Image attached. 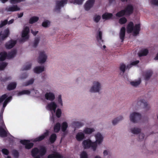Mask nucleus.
I'll use <instances>...</instances> for the list:
<instances>
[{"label":"nucleus","instance_id":"1","mask_svg":"<svg viewBox=\"0 0 158 158\" xmlns=\"http://www.w3.org/2000/svg\"><path fill=\"white\" fill-rule=\"evenodd\" d=\"M8 96L7 94H5L0 97V103L5 100L1 110V113L0 114V136L2 137H4L7 136L8 132L4 123L2 118V114L4 108L7 103L10 102L12 99L11 96L8 97Z\"/></svg>","mask_w":158,"mask_h":158},{"label":"nucleus","instance_id":"2","mask_svg":"<svg viewBox=\"0 0 158 158\" xmlns=\"http://www.w3.org/2000/svg\"><path fill=\"white\" fill-rule=\"evenodd\" d=\"M102 84L100 81H94L92 82V85L89 88V91L91 93H100L102 89Z\"/></svg>","mask_w":158,"mask_h":158},{"label":"nucleus","instance_id":"3","mask_svg":"<svg viewBox=\"0 0 158 158\" xmlns=\"http://www.w3.org/2000/svg\"><path fill=\"white\" fill-rule=\"evenodd\" d=\"M46 152L45 148L43 146L40 147L39 149L35 148L31 151V155L34 158H40L44 155Z\"/></svg>","mask_w":158,"mask_h":158},{"label":"nucleus","instance_id":"4","mask_svg":"<svg viewBox=\"0 0 158 158\" xmlns=\"http://www.w3.org/2000/svg\"><path fill=\"white\" fill-rule=\"evenodd\" d=\"M140 30V25L137 24L134 26L133 23L130 22L128 25L127 27V32L128 33L132 32L134 35L139 34Z\"/></svg>","mask_w":158,"mask_h":158},{"label":"nucleus","instance_id":"5","mask_svg":"<svg viewBox=\"0 0 158 158\" xmlns=\"http://www.w3.org/2000/svg\"><path fill=\"white\" fill-rule=\"evenodd\" d=\"M84 0H73L72 2L75 4L81 5ZM94 0H88L84 5L85 9L87 11L89 10L93 6L94 3Z\"/></svg>","mask_w":158,"mask_h":158},{"label":"nucleus","instance_id":"6","mask_svg":"<svg viewBox=\"0 0 158 158\" xmlns=\"http://www.w3.org/2000/svg\"><path fill=\"white\" fill-rule=\"evenodd\" d=\"M82 146L85 149L91 148L93 151H95L97 149V145L96 142H92L89 139L84 140L82 142Z\"/></svg>","mask_w":158,"mask_h":158},{"label":"nucleus","instance_id":"7","mask_svg":"<svg viewBox=\"0 0 158 158\" xmlns=\"http://www.w3.org/2000/svg\"><path fill=\"white\" fill-rule=\"evenodd\" d=\"M133 10V6L131 5H128L124 10H123L118 12L116 14V16L117 17H120L125 15H129L132 13Z\"/></svg>","mask_w":158,"mask_h":158},{"label":"nucleus","instance_id":"8","mask_svg":"<svg viewBox=\"0 0 158 158\" xmlns=\"http://www.w3.org/2000/svg\"><path fill=\"white\" fill-rule=\"evenodd\" d=\"M16 50H12L8 54L5 52H2L0 53V60L3 61L6 58L10 59L14 57L16 55Z\"/></svg>","mask_w":158,"mask_h":158},{"label":"nucleus","instance_id":"9","mask_svg":"<svg viewBox=\"0 0 158 158\" xmlns=\"http://www.w3.org/2000/svg\"><path fill=\"white\" fill-rule=\"evenodd\" d=\"M57 107V105L54 102H52L48 103L46 107V108L48 110L51 111L52 114V116L50 118V120L53 121V114L55 113L56 109Z\"/></svg>","mask_w":158,"mask_h":158},{"label":"nucleus","instance_id":"10","mask_svg":"<svg viewBox=\"0 0 158 158\" xmlns=\"http://www.w3.org/2000/svg\"><path fill=\"white\" fill-rule=\"evenodd\" d=\"M141 118V114L138 113L132 112L131 113L129 116L130 121L134 123H137Z\"/></svg>","mask_w":158,"mask_h":158},{"label":"nucleus","instance_id":"11","mask_svg":"<svg viewBox=\"0 0 158 158\" xmlns=\"http://www.w3.org/2000/svg\"><path fill=\"white\" fill-rule=\"evenodd\" d=\"M47 58L48 56L46 52L44 51H41L39 52L37 61L39 63L42 64L46 61Z\"/></svg>","mask_w":158,"mask_h":158},{"label":"nucleus","instance_id":"12","mask_svg":"<svg viewBox=\"0 0 158 158\" xmlns=\"http://www.w3.org/2000/svg\"><path fill=\"white\" fill-rule=\"evenodd\" d=\"M102 33L101 31H99L96 36L97 40V44L98 46L101 48L105 49L106 48L105 45H102L104 44V41L102 39Z\"/></svg>","mask_w":158,"mask_h":158},{"label":"nucleus","instance_id":"13","mask_svg":"<svg viewBox=\"0 0 158 158\" xmlns=\"http://www.w3.org/2000/svg\"><path fill=\"white\" fill-rule=\"evenodd\" d=\"M137 104L138 106H142L146 110L149 109L150 108L146 101L142 98H140L138 100Z\"/></svg>","mask_w":158,"mask_h":158},{"label":"nucleus","instance_id":"14","mask_svg":"<svg viewBox=\"0 0 158 158\" xmlns=\"http://www.w3.org/2000/svg\"><path fill=\"white\" fill-rule=\"evenodd\" d=\"M96 141L94 142H96L97 145V147L98 145L101 144L103 141V137L102 135L100 133L98 132L94 135Z\"/></svg>","mask_w":158,"mask_h":158},{"label":"nucleus","instance_id":"15","mask_svg":"<svg viewBox=\"0 0 158 158\" xmlns=\"http://www.w3.org/2000/svg\"><path fill=\"white\" fill-rule=\"evenodd\" d=\"M67 0H61L56 1V6L55 10L56 11L59 10L61 7H63L64 5L67 3Z\"/></svg>","mask_w":158,"mask_h":158},{"label":"nucleus","instance_id":"16","mask_svg":"<svg viewBox=\"0 0 158 158\" xmlns=\"http://www.w3.org/2000/svg\"><path fill=\"white\" fill-rule=\"evenodd\" d=\"M29 32V28L28 27H25L22 33V39L23 40H27L28 38V33Z\"/></svg>","mask_w":158,"mask_h":158},{"label":"nucleus","instance_id":"17","mask_svg":"<svg viewBox=\"0 0 158 158\" xmlns=\"http://www.w3.org/2000/svg\"><path fill=\"white\" fill-rule=\"evenodd\" d=\"M45 98L47 100L53 101L55 99V95L54 93L51 92H47L45 95Z\"/></svg>","mask_w":158,"mask_h":158},{"label":"nucleus","instance_id":"18","mask_svg":"<svg viewBox=\"0 0 158 158\" xmlns=\"http://www.w3.org/2000/svg\"><path fill=\"white\" fill-rule=\"evenodd\" d=\"M72 127L74 128L75 130L77 128H79L84 125V123L81 122L74 121L71 123Z\"/></svg>","mask_w":158,"mask_h":158},{"label":"nucleus","instance_id":"19","mask_svg":"<svg viewBox=\"0 0 158 158\" xmlns=\"http://www.w3.org/2000/svg\"><path fill=\"white\" fill-rule=\"evenodd\" d=\"M9 33V30L8 28L5 29L3 32H2L0 34V41L4 40L8 36Z\"/></svg>","mask_w":158,"mask_h":158},{"label":"nucleus","instance_id":"20","mask_svg":"<svg viewBox=\"0 0 158 158\" xmlns=\"http://www.w3.org/2000/svg\"><path fill=\"white\" fill-rule=\"evenodd\" d=\"M20 142L22 144L25 145V148L27 149H29L32 147L33 145V143H30L29 140H21Z\"/></svg>","mask_w":158,"mask_h":158},{"label":"nucleus","instance_id":"21","mask_svg":"<svg viewBox=\"0 0 158 158\" xmlns=\"http://www.w3.org/2000/svg\"><path fill=\"white\" fill-rule=\"evenodd\" d=\"M20 8L17 5H13L7 7L5 10L8 12H14L20 10Z\"/></svg>","mask_w":158,"mask_h":158},{"label":"nucleus","instance_id":"22","mask_svg":"<svg viewBox=\"0 0 158 158\" xmlns=\"http://www.w3.org/2000/svg\"><path fill=\"white\" fill-rule=\"evenodd\" d=\"M16 43V41L14 40H10L7 42L5 45L6 49H10L13 47Z\"/></svg>","mask_w":158,"mask_h":158},{"label":"nucleus","instance_id":"23","mask_svg":"<svg viewBox=\"0 0 158 158\" xmlns=\"http://www.w3.org/2000/svg\"><path fill=\"white\" fill-rule=\"evenodd\" d=\"M45 70V68L44 66H38L35 67L33 71L35 73L39 74Z\"/></svg>","mask_w":158,"mask_h":158},{"label":"nucleus","instance_id":"24","mask_svg":"<svg viewBox=\"0 0 158 158\" xmlns=\"http://www.w3.org/2000/svg\"><path fill=\"white\" fill-rule=\"evenodd\" d=\"M125 34V28L124 27H122L120 29L119 33V37L122 41L123 42L124 40V37Z\"/></svg>","mask_w":158,"mask_h":158},{"label":"nucleus","instance_id":"25","mask_svg":"<svg viewBox=\"0 0 158 158\" xmlns=\"http://www.w3.org/2000/svg\"><path fill=\"white\" fill-rule=\"evenodd\" d=\"M85 138L84 133L82 132H78L76 135V138L78 141H81Z\"/></svg>","mask_w":158,"mask_h":158},{"label":"nucleus","instance_id":"26","mask_svg":"<svg viewBox=\"0 0 158 158\" xmlns=\"http://www.w3.org/2000/svg\"><path fill=\"white\" fill-rule=\"evenodd\" d=\"M64 157L57 152H55L54 153L48 156V158H63Z\"/></svg>","mask_w":158,"mask_h":158},{"label":"nucleus","instance_id":"27","mask_svg":"<svg viewBox=\"0 0 158 158\" xmlns=\"http://www.w3.org/2000/svg\"><path fill=\"white\" fill-rule=\"evenodd\" d=\"M123 119V117L121 115H120L117 117L114 118L112 121V124L114 125H116L119 122L122 120Z\"/></svg>","mask_w":158,"mask_h":158},{"label":"nucleus","instance_id":"28","mask_svg":"<svg viewBox=\"0 0 158 158\" xmlns=\"http://www.w3.org/2000/svg\"><path fill=\"white\" fill-rule=\"evenodd\" d=\"M48 135V131H47L43 134L40 136L36 138L34 140L35 141H41L45 137L47 136Z\"/></svg>","mask_w":158,"mask_h":158},{"label":"nucleus","instance_id":"29","mask_svg":"<svg viewBox=\"0 0 158 158\" xmlns=\"http://www.w3.org/2000/svg\"><path fill=\"white\" fill-rule=\"evenodd\" d=\"M141 130L138 127H133L130 129V132L133 134H137L141 132Z\"/></svg>","mask_w":158,"mask_h":158},{"label":"nucleus","instance_id":"30","mask_svg":"<svg viewBox=\"0 0 158 158\" xmlns=\"http://www.w3.org/2000/svg\"><path fill=\"white\" fill-rule=\"evenodd\" d=\"M94 131L95 130L94 128L86 127L84 129L83 131L84 133L85 134H89Z\"/></svg>","mask_w":158,"mask_h":158},{"label":"nucleus","instance_id":"31","mask_svg":"<svg viewBox=\"0 0 158 158\" xmlns=\"http://www.w3.org/2000/svg\"><path fill=\"white\" fill-rule=\"evenodd\" d=\"M141 82L140 79H138L137 80L130 82V84L133 86L137 87L140 84Z\"/></svg>","mask_w":158,"mask_h":158},{"label":"nucleus","instance_id":"32","mask_svg":"<svg viewBox=\"0 0 158 158\" xmlns=\"http://www.w3.org/2000/svg\"><path fill=\"white\" fill-rule=\"evenodd\" d=\"M112 16V14L107 13H105L102 15V18L103 19L107 20L111 19Z\"/></svg>","mask_w":158,"mask_h":158},{"label":"nucleus","instance_id":"33","mask_svg":"<svg viewBox=\"0 0 158 158\" xmlns=\"http://www.w3.org/2000/svg\"><path fill=\"white\" fill-rule=\"evenodd\" d=\"M17 84L15 82H13L10 83L7 86V89L9 90L14 89L16 87Z\"/></svg>","mask_w":158,"mask_h":158},{"label":"nucleus","instance_id":"34","mask_svg":"<svg viewBox=\"0 0 158 158\" xmlns=\"http://www.w3.org/2000/svg\"><path fill=\"white\" fill-rule=\"evenodd\" d=\"M68 127V124L66 122H64L61 125V129L62 131L65 132Z\"/></svg>","mask_w":158,"mask_h":158},{"label":"nucleus","instance_id":"35","mask_svg":"<svg viewBox=\"0 0 158 158\" xmlns=\"http://www.w3.org/2000/svg\"><path fill=\"white\" fill-rule=\"evenodd\" d=\"M148 53V50L146 49H143L141 50L139 53L138 55L139 56H145Z\"/></svg>","mask_w":158,"mask_h":158},{"label":"nucleus","instance_id":"36","mask_svg":"<svg viewBox=\"0 0 158 158\" xmlns=\"http://www.w3.org/2000/svg\"><path fill=\"white\" fill-rule=\"evenodd\" d=\"M31 93V92L28 90H24L22 91H20L18 94V96H20L24 94L28 95Z\"/></svg>","mask_w":158,"mask_h":158},{"label":"nucleus","instance_id":"37","mask_svg":"<svg viewBox=\"0 0 158 158\" xmlns=\"http://www.w3.org/2000/svg\"><path fill=\"white\" fill-rule=\"evenodd\" d=\"M60 124L59 123H57L54 126V131L55 132H58L60 130Z\"/></svg>","mask_w":158,"mask_h":158},{"label":"nucleus","instance_id":"38","mask_svg":"<svg viewBox=\"0 0 158 158\" xmlns=\"http://www.w3.org/2000/svg\"><path fill=\"white\" fill-rule=\"evenodd\" d=\"M138 139L139 141H141L144 140L145 138L144 134L141 132L139 133Z\"/></svg>","mask_w":158,"mask_h":158},{"label":"nucleus","instance_id":"39","mask_svg":"<svg viewBox=\"0 0 158 158\" xmlns=\"http://www.w3.org/2000/svg\"><path fill=\"white\" fill-rule=\"evenodd\" d=\"M103 155L104 157H106L107 156H111V153L108 150H104L103 152Z\"/></svg>","mask_w":158,"mask_h":158},{"label":"nucleus","instance_id":"40","mask_svg":"<svg viewBox=\"0 0 158 158\" xmlns=\"http://www.w3.org/2000/svg\"><path fill=\"white\" fill-rule=\"evenodd\" d=\"M57 104L59 106H63V102L61 95H58L57 99Z\"/></svg>","mask_w":158,"mask_h":158},{"label":"nucleus","instance_id":"41","mask_svg":"<svg viewBox=\"0 0 158 158\" xmlns=\"http://www.w3.org/2000/svg\"><path fill=\"white\" fill-rule=\"evenodd\" d=\"M39 19V18L37 17L34 16L31 17L29 20V23L32 24L37 22Z\"/></svg>","mask_w":158,"mask_h":158},{"label":"nucleus","instance_id":"42","mask_svg":"<svg viewBox=\"0 0 158 158\" xmlns=\"http://www.w3.org/2000/svg\"><path fill=\"white\" fill-rule=\"evenodd\" d=\"M34 82V79L33 78L31 79L28 81L24 83L23 84V86H27L32 85Z\"/></svg>","mask_w":158,"mask_h":158},{"label":"nucleus","instance_id":"43","mask_svg":"<svg viewBox=\"0 0 158 158\" xmlns=\"http://www.w3.org/2000/svg\"><path fill=\"white\" fill-rule=\"evenodd\" d=\"M50 24V22L48 20H44L42 23V26L44 27H49Z\"/></svg>","mask_w":158,"mask_h":158},{"label":"nucleus","instance_id":"44","mask_svg":"<svg viewBox=\"0 0 158 158\" xmlns=\"http://www.w3.org/2000/svg\"><path fill=\"white\" fill-rule=\"evenodd\" d=\"M32 94L33 96L36 97H38L41 95V94H40L39 92L36 90H33L32 92Z\"/></svg>","mask_w":158,"mask_h":158},{"label":"nucleus","instance_id":"45","mask_svg":"<svg viewBox=\"0 0 158 158\" xmlns=\"http://www.w3.org/2000/svg\"><path fill=\"white\" fill-rule=\"evenodd\" d=\"M56 139V135L55 134H52L49 140L51 143H53Z\"/></svg>","mask_w":158,"mask_h":158},{"label":"nucleus","instance_id":"46","mask_svg":"<svg viewBox=\"0 0 158 158\" xmlns=\"http://www.w3.org/2000/svg\"><path fill=\"white\" fill-rule=\"evenodd\" d=\"M126 68V65L123 63H121L120 64L119 69L123 73L125 72Z\"/></svg>","mask_w":158,"mask_h":158},{"label":"nucleus","instance_id":"47","mask_svg":"<svg viewBox=\"0 0 158 158\" xmlns=\"http://www.w3.org/2000/svg\"><path fill=\"white\" fill-rule=\"evenodd\" d=\"M127 21V19L125 18L122 17L119 19V23L120 24H122L126 23Z\"/></svg>","mask_w":158,"mask_h":158},{"label":"nucleus","instance_id":"48","mask_svg":"<svg viewBox=\"0 0 158 158\" xmlns=\"http://www.w3.org/2000/svg\"><path fill=\"white\" fill-rule=\"evenodd\" d=\"M139 62V60H136L133 61L131 63V64L128 65L127 66V68L130 69L132 67V65H135L138 64Z\"/></svg>","mask_w":158,"mask_h":158},{"label":"nucleus","instance_id":"49","mask_svg":"<svg viewBox=\"0 0 158 158\" xmlns=\"http://www.w3.org/2000/svg\"><path fill=\"white\" fill-rule=\"evenodd\" d=\"M40 38L37 37L35 39L33 43V46L34 47H36L38 44L39 41H40Z\"/></svg>","mask_w":158,"mask_h":158},{"label":"nucleus","instance_id":"50","mask_svg":"<svg viewBox=\"0 0 158 158\" xmlns=\"http://www.w3.org/2000/svg\"><path fill=\"white\" fill-rule=\"evenodd\" d=\"M88 154L87 153L83 151L81 152L80 154V158H88Z\"/></svg>","mask_w":158,"mask_h":158},{"label":"nucleus","instance_id":"51","mask_svg":"<svg viewBox=\"0 0 158 158\" xmlns=\"http://www.w3.org/2000/svg\"><path fill=\"white\" fill-rule=\"evenodd\" d=\"M24 1L25 0H10V2L11 4H15Z\"/></svg>","mask_w":158,"mask_h":158},{"label":"nucleus","instance_id":"52","mask_svg":"<svg viewBox=\"0 0 158 158\" xmlns=\"http://www.w3.org/2000/svg\"><path fill=\"white\" fill-rule=\"evenodd\" d=\"M7 64L6 63L1 62L0 63V70H2L6 66Z\"/></svg>","mask_w":158,"mask_h":158},{"label":"nucleus","instance_id":"53","mask_svg":"<svg viewBox=\"0 0 158 158\" xmlns=\"http://www.w3.org/2000/svg\"><path fill=\"white\" fill-rule=\"evenodd\" d=\"M152 72L151 71L147 72L145 75V79L146 80L148 79L152 76Z\"/></svg>","mask_w":158,"mask_h":158},{"label":"nucleus","instance_id":"54","mask_svg":"<svg viewBox=\"0 0 158 158\" xmlns=\"http://www.w3.org/2000/svg\"><path fill=\"white\" fill-rule=\"evenodd\" d=\"M101 19V16L100 15H96L94 17V20L96 23H98Z\"/></svg>","mask_w":158,"mask_h":158},{"label":"nucleus","instance_id":"55","mask_svg":"<svg viewBox=\"0 0 158 158\" xmlns=\"http://www.w3.org/2000/svg\"><path fill=\"white\" fill-rule=\"evenodd\" d=\"M61 114V111L60 109H57L56 112V115L58 118H59L60 117Z\"/></svg>","mask_w":158,"mask_h":158},{"label":"nucleus","instance_id":"56","mask_svg":"<svg viewBox=\"0 0 158 158\" xmlns=\"http://www.w3.org/2000/svg\"><path fill=\"white\" fill-rule=\"evenodd\" d=\"M31 67V64H26L23 68V70H27L29 69Z\"/></svg>","mask_w":158,"mask_h":158},{"label":"nucleus","instance_id":"57","mask_svg":"<svg viewBox=\"0 0 158 158\" xmlns=\"http://www.w3.org/2000/svg\"><path fill=\"white\" fill-rule=\"evenodd\" d=\"M151 3L152 4L158 6V0H151Z\"/></svg>","mask_w":158,"mask_h":158},{"label":"nucleus","instance_id":"58","mask_svg":"<svg viewBox=\"0 0 158 158\" xmlns=\"http://www.w3.org/2000/svg\"><path fill=\"white\" fill-rule=\"evenodd\" d=\"M8 22L7 20H5L1 22V23L0 24V28L2 27L3 26L6 24Z\"/></svg>","mask_w":158,"mask_h":158},{"label":"nucleus","instance_id":"59","mask_svg":"<svg viewBox=\"0 0 158 158\" xmlns=\"http://www.w3.org/2000/svg\"><path fill=\"white\" fill-rule=\"evenodd\" d=\"M2 153L5 155H8L9 153L8 151L6 149H3L2 150Z\"/></svg>","mask_w":158,"mask_h":158},{"label":"nucleus","instance_id":"60","mask_svg":"<svg viewBox=\"0 0 158 158\" xmlns=\"http://www.w3.org/2000/svg\"><path fill=\"white\" fill-rule=\"evenodd\" d=\"M13 153L15 157L17 158L18 156L19 153L16 150L14 151Z\"/></svg>","mask_w":158,"mask_h":158},{"label":"nucleus","instance_id":"61","mask_svg":"<svg viewBox=\"0 0 158 158\" xmlns=\"http://www.w3.org/2000/svg\"><path fill=\"white\" fill-rule=\"evenodd\" d=\"M28 76V75L26 73H24L22 74L20 77V78L22 79H23L26 78Z\"/></svg>","mask_w":158,"mask_h":158},{"label":"nucleus","instance_id":"62","mask_svg":"<svg viewBox=\"0 0 158 158\" xmlns=\"http://www.w3.org/2000/svg\"><path fill=\"white\" fill-rule=\"evenodd\" d=\"M14 21V19H11V20H10L8 22V23L9 24H11Z\"/></svg>","mask_w":158,"mask_h":158},{"label":"nucleus","instance_id":"63","mask_svg":"<svg viewBox=\"0 0 158 158\" xmlns=\"http://www.w3.org/2000/svg\"><path fill=\"white\" fill-rule=\"evenodd\" d=\"M23 13H21L19 14H18V18H20L23 16Z\"/></svg>","mask_w":158,"mask_h":158},{"label":"nucleus","instance_id":"64","mask_svg":"<svg viewBox=\"0 0 158 158\" xmlns=\"http://www.w3.org/2000/svg\"><path fill=\"white\" fill-rule=\"evenodd\" d=\"M94 158H102L101 156L99 155H96L95 156Z\"/></svg>","mask_w":158,"mask_h":158}]
</instances>
